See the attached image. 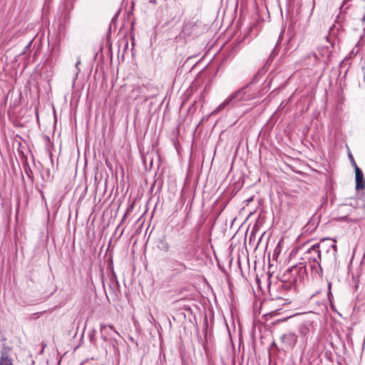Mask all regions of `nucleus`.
Segmentation results:
<instances>
[{"label":"nucleus","mask_w":365,"mask_h":365,"mask_svg":"<svg viewBox=\"0 0 365 365\" xmlns=\"http://www.w3.org/2000/svg\"><path fill=\"white\" fill-rule=\"evenodd\" d=\"M256 97L257 92L253 89V84L251 83L231 94L212 111V114H217L227 106H234L238 102L250 101Z\"/></svg>","instance_id":"f03ea898"},{"label":"nucleus","mask_w":365,"mask_h":365,"mask_svg":"<svg viewBox=\"0 0 365 365\" xmlns=\"http://www.w3.org/2000/svg\"><path fill=\"white\" fill-rule=\"evenodd\" d=\"M327 284H328V295H329V294H331V282L327 278Z\"/></svg>","instance_id":"9b49d317"},{"label":"nucleus","mask_w":365,"mask_h":365,"mask_svg":"<svg viewBox=\"0 0 365 365\" xmlns=\"http://www.w3.org/2000/svg\"><path fill=\"white\" fill-rule=\"evenodd\" d=\"M73 8V2H71L69 5H66L65 9L67 12L70 11Z\"/></svg>","instance_id":"f8f14e48"},{"label":"nucleus","mask_w":365,"mask_h":365,"mask_svg":"<svg viewBox=\"0 0 365 365\" xmlns=\"http://www.w3.org/2000/svg\"><path fill=\"white\" fill-rule=\"evenodd\" d=\"M322 251L325 252L328 255V261L333 271L334 277L337 269V247L336 241L331 242L330 239H323L319 243L313 245L306 252L305 257L313 262L311 264L312 272L317 274L320 278L323 277V269L320 264L322 259Z\"/></svg>","instance_id":"f257e3e1"},{"label":"nucleus","mask_w":365,"mask_h":365,"mask_svg":"<svg viewBox=\"0 0 365 365\" xmlns=\"http://www.w3.org/2000/svg\"><path fill=\"white\" fill-rule=\"evenodd\" d=\"M0 365H14L12 360L6 354L1 353L0 357Z\"/></svg>","instance_id":"1a4fd4ad"},{"label":"nucleus","mask_w":365,"mask_h":365,"mask_svg":"<svg viewBox=\"0 0 365 365\" xmlns=\"http://www.w3.org/2000/svg\"><path fill=\"white\" fill-rule=\"evenodd\" d=\"M141 87L140 86H134L132 91L129 93V98L136 100L140 97Z\"/></svg>","instance_id":"423d86ee"},{"label":"nucleus","mask_w":365,"mask_h":365,"mask_svg":"<svg viewBox=\"0 0 365 365\" xmlns=\"http://www.w3.org/2000/svg\"><path fill=\"white\" fill-rule=\"evenodd\" d=\"M354 166L355 169L356 190H364L365 188V181L364 179L363 173L361 170L357 166L356 162H354Z\"/></svg>","instance_id":"20e7f679"},{"label":"nucleus","mask_w":365,"mask_h":365,"mask_svg":"<svg viewBox=\"0 0 365 365\" xmlns=\"http://www.w3.org/2000/svg\"><path fill=\"white\" fill-rule=\"evenodd\" d=\"M351 0H344L341 7H340V9L341 11H346L347 9H348V6L345 7V5L349 2V1H351Z\"/></svg>","instance_id":"9d476101"},{"label":"nucleus","mask_w":365,"mask_h":365,"mask_svg":"<svg viewBox=\"0 0 365 365\" xmlns=\"http://www.w3.org/2000/svg\"><path fill=\"white\" fill-rule=\"evenodd\" d=\"M101 334L104 341H107L109 338H113V334H118L113 326L106 324L101 326Z\"/></svg>","instance_id":"39448f33"},{"label":"nucleus","mask_w":365,"mask_h":365,"mask_svg":"<svg viewBox=\"0 0 365 365\" xmlns=\"http://www.w3.org/2000/svg\"><path fill=\"white\" fill-rule=\"evenodd\" d=\"M349 157L350 160L351 161L352 164L354 165V162H355V160H354V158H353L352 155H351V154H349Z\"/></svg>","instance_id":"4468645a"},{"label":"nucleus","mask_w":365,"mask_h":365,"mask_svg":"<svg viewBox=\"0 0 365 365\" xmlns=\"http://www.w3.org/2000/svg\"><path fill=\"white\" fill-rule=\"evenodd\" d=\"M279 349L287 352L295 347L298 341V336L293 331H287L279 336Z\"/></svg>","instance_id":"7ed1b4c3"},{"label":"nucleus","mask_w":365,"mask_h":365,"mask_svg":"<svg viewBox=\"0 0 365 365\" xmlns=\"http://www.w3.org/2000/svg\"><path fill=\"white\" fill-rule=\"evenodd\" d=\"M80 64H81V61H80V60H78V61L76 62V66H75V67H76V70H77L76 76H77V75H78V73L80 72V68H79V67H78Z\"/></svg>","instance_id":"ddd939ff"},{"label":"nucleus","mask_w":365,"mask_h":365,"mask_svg":"<svg viewBox=\"0 0 365 365\" xmlns=\"http://www.w3.org/2000/svg\"><path fill=\"white\" fill-rule=\"evenodd\" d=\"M157 247L164 252H168L170 250V245L165 239H160L158 242Z\"/></svg>","instance_id":"0eeeda50"},{"label":"nucleus","mask_w":365,"mask_h":365,"mask_svg":"<svg viewBox=\"0 0 365 365\" xmlns=\"http://www.w3.org/2000/svg\"><path fill=\"white\" fill-rule=\"evenodd\" d=\"M309 326V324L304 323L299 327V331L302 336H307L309 335L310 332Z\"/></svg>","instance_id":"6e6552de"}]
</instances>
